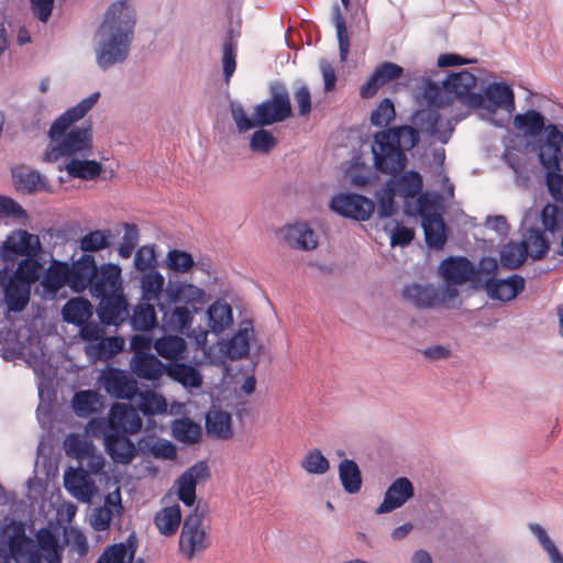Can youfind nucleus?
I'll return each instance as SVG.
<instances>
[{
    "label": "nucleus",
    "mask_w": 563,
    "mask_h": 563,
    "mask_svg": "<svg viewBox=\"0 0 563 563\" xmlns=\"http://www.w3.org/2000/svg\"><path fill=\"white\" fill-rule=\"evenodd\" d=\"M523 238L521 242L527 245V255L529 254L533 260H541L547 255L550 244L542 230L530 228Z\"/></svg>",
    "instance_id": "a19ab883"
},
{
    "label": "nucleus",
    "mask_w": 563,
    "mask_h": 563,
    "mask_svg": "<svg viewBox=\"0 0 563 563\" xmlns=\"http://www.w3.org/2000/svg\"><path fill=\"white\" fill-rule=\"evenodd\" d=\"M396 196L393 187H390L387 181L384 187L377 191V214L379 218L391 217L397 211V206L394 200Z\"/></svg>",
    "instance_id": "6e6d98bb"
},
{
    "label": "nucleus",
    "mask_w": 563,
    "mask_h": 563,
    "mask_svg": "<svg viewBox=\"0 0 563 563\" xmlns=\"http://www.w3.org/2000/svg\"><path fill=\"white\" fill-rule=\"evenodd\" d=\"M64 486L76 499L89 503L96 490L93 481L84 468L68 467L64 473Z\"/></svg>",
    "instance_id": "a211bd4d"
},
{
    "label": "nucleus",
    "mask_w": 563,
    "mask_h": 563,
    "mask_svg": "<svg viewBox=\"0 0 563 563\" xmlns=\"http://www.w3.org/2000/svg\"><path fill=\"white\" fill-rule=\"evenodd\" d=\"M208 324L213 332L223 331L232 322V310L227 303L214 302L208 310Z\"/></svg>",
    "instance_id": "a18cd8bd"
},
{
    "label": "nucleus",
    "mask_w": 563,
    "mask_h": 563,
    "mask_svg": "<svg viewBox=\"0 0 563 563\" xmlns=\"http://www.w3.org/2000/svg\"><path fill=\"white\" fill-rule=\"evenodd\" d=\"M142 428L137 411L126 404H114L110 408L104 432L134 434Z\"/></svg>",
    "instance_id": "9d476101"
},
{
    "label": "nucleus",
    "mask_w": 563,
    "mask_h": 563,
    "mask_svg": "<svg viewBox=\"0 0 563 563\" xmlns=\"http://www.w3.org/2000/svg\"><path fill=\"white\" fill-rule=\"evenodd\" d=\"M250 351V335L249 330L238 331L225 343V354L231 360H240L245 357Z\"/></svg>",
    "instance_id": "09e8293b"
},
{
    "label": "nucleus",
    "mask_w": 563,
    "mask_h": 563,
    "mask_svg": "<svg viewBox=\"0 0 563 563\" xmlns=\"http://www.w3.org/2000/svg\"><path fill=\"white\" fill-rule=\"evenodd\" d=\"M300 466L309 474L323 475L329 471L330 462L321 450L312 449L305 454Z\"/></svg>",
    "instance_id": "3c124183"
},
{
    "label": "nucleus",
    "mask_w": 563,
    "mask_h": 563,
    "mask_svg": "<svg viewBox=\"0 0 563 563\" xmlns=\"http://www.w3.org/2000/svg\"><path fill=\"white\" fill-rule=\"evenodd\" d=\"M157 258L155 245L146 244L139 247L134 254L133 266L137 272L147 273L156 269Z\"/></svg>",
    "instance_id": "5fc2aeb1"
},
{
    "label": "nucleus",
    "mask_w": 563,
    "mask_h": 563,
    "mask_svg": "<svg viewBox=\"0 0 563 563\" xmlns=\"http://www.w3.org/2000/svg\"><path fill=\"white\" fill-rule=\"evenodd\" d=\"M136 24L135 11L126 0L113 2L98 30L96 63L102 70L124 63L130 54Z\"/></svg>",
    "instance_id": "f03ea898"
},
{
    "label": "nucleus",
    "mask_w": 563,
    "mask_h": 563,
    "mask_svg": "<svg viewBox=\"0 0 563 563\" xmlns=\"http://www.w3.org/2000/svg\"><path fill=\"white\" fill-rule=\"evenodd\" d=\"M205 291L188 283L169 282L163 295L164 301L158 302L163 324L172 331L183 332L191 327L197 303L203 299Z\"/></svg>",
    "instance_id": "20e7f679"
},
{
    "label": "nucleus",
    "mask_w": 563,
    "mask_h": 563,
    "mask_svg": "<svg viewBox=\"0 0 563 563\" xmlns=\"http://www.w3.org/2000/svg\"><path fill=\"white\" fill-rule=\"evenodd\" d=\"M8 548L11 556L18 563H38L41 560L35 541L25 534L24 525L19 521L12 525L11 533L8 538Z\"/></svg>",
    "instance_id": "9b49d317"
},
{
    "label": "nucleus",
    "mask_w": 563,
    "mask_h": 563,
    "mask_svg": "<svg viewBox=\"0 0 563 563\" xmlns=\"http://www.w3.org/2000/svg\"><path fill=\"white\" fill-rule=\"evenodd\" d=\"M173 435L180 442L194 444L201 438V428L189 418L176 419L172 426Z\"/></svg>",
    "instance_id": "c03bdc74"
},
{
    "label": "nucleus",
    "mask_w": 563,
    "mask_h": 563,
    "mask_svg": "<svg viewBox=\"0 0 563 563\" xmlns=\"http://www.w3.org/2000/svg\"><path fill=\"white\" fill-rule=\"evenodd\" d=\"M99 299L97 313L101 323L106 325H119L128 320L129 303L123 291L100 297Z\"/></svg>",
    "instance_id": "4468645a"
},
{
    "label": "nucleus",
    "mask_w": 563,
    "mask_h": 563,
    "mask_svg": "<svg viewBox=\"0 0 563 563\" xmlns=\"http://www.w3.org/2000/svg\"><path fill=\"white\" fill-rule=\"evenodd\" d=\"M387 184L393 187L398 197L404 199L416 198L423 188L422 176L416 170H402L396 176H390Z\"/></svg>",
    "instance_id": "393cba45"
},
{
    "label": "nucleus",
    "mask_w": 563,
    "mask_h": 563,
    "mask_svg": "<svg viewBox=\"0 0 563 563\" xmlns=\"http://www.w3.org/2000/svg\"><path fill=\"white\" fill-rule=\"evenodd\" d=\"M97 268L95 256L91 254H82L77 261L73 262L69 265L70 289L78 294L89 289Z\"/></svg>",
    "instance_id": "6ab92c4d"
},
{
    "label": "nucleus",
    "mask_w": 563,
    "mask_h": 563,
    "mask_svg": "<svg viewBox=\"0 0 563 563\" xmlns=\"http://www.w3.org/2000/svg\"><path fill=\"white\" fill-rule=\"evenodd\" d=\"M41 242L37 235L26 230H15L3 241L0 247V257L5 264H14L19 257L37 256Z\"/></svg>",
    "instance_id": "6e6552de"
},
{
    "label": "nucleus",
    "mask_w": 563,
    "mask_h": 563,
    "mask_svg": "<svg viewBox=\"0 0 563 563\" xmlns=\"http://www.w3.org/2000/svg\"><path fill=\"white\" fill-rule=\"evenodd\" d=\"M499 256L504 267L516 269L520 267L527 258V245L525 242H509L501 247Z\"/></svg>",
    "instance_id": "79ce46f5"
},
{
    "label": "nucleus",
    "mask_w": 563,
    "mask_h": 563,
    "mask_svg": "<svg viewBox=\"0 0 563 563\" xmlns=\"http://www.w3.org/2000/svg\"><path fill=\"white\" fill-rule=\"evenodd\" d=\"M71 406L78 417L87 418L100 412L103 404L97 391L88 389L77 391L71 399Z\"/></svg>",
    "instance_id": "f704fd0d"
},
{
    "label": "nucleus",
    "mask_w": 563,
    "mask_h": 563,
    "mask_svg": "<svg viewBox=\"0 0 563 563\" xmlns=\"http://www.w3.org/2000/svg\"><path fill=\"white\" fill-rule=\"evenodd\" d=\"M140 288L142 292V300L155 301L157 306L159 301H164L163 295L166 289L165 278L157 269H152L142 274Z\"/></svg>",
    "instance_id": "2f4dec72"
},
{
    "label": "nucleus",
    "mask_w": 563,
    "mask_h": 563,
    "mask_svg": "<svg viewBox=\"0 0 563 563\" xmlns=\"http://www.w3.org/2000/svg\"><path fill=\"white\" fill-rule=\"evenodd\" d=\"M111 231L93 230L80 239V250L82 252L93 253L107 249L110 245Z\"/></svg>",
    "instance_id": "8fccbe9b"
},
{
    "label": "nucleus",
    "mask_w": 563,
    "mask_h": 563,
    "mask_svg": "<svg viewBox=\"0 0 563 563\" xmlns=\"http://www.w3.org/2000/svg\"><path fill=\"white\" fill-rule=\"evenodd\" d=\"M139 409L144 416H152L166 412L167 404L162 395L151 391L141 397Z\"/></svg>",
    "instance_id": "bf43d9fd"
},
{
    "label": "nucleus",
    "mask_w": 563,
    "mask_h": 563,
    "mask_svg": "<svg viewBox=\"0 0 563 563\" xmlns=\"http://www.w3.org/2000/svg\"><path fill=\"white\" fill-rule=\"evenodd\" d=\"M230 110L240 133L255 126L271 125L282 122L292 114L289 92L282 81L269 86V98L256 104L254 119H251L240 102H231Z\"/></svg>",
    "instance_id": "39448f33"
},
{
    "label": "nucleus",
    "mask_w": 563,
    "mask_h": 563,
    "mask_svg": "<svg viewBox=\"0 0 563 563\" xmlns=\"http://www.w3.org/2000/svg\"><path fill=\"white\" fill-rule=\"evenodd\" d=\"M121 267L114 263H104L97 268L89 292L95 298L104 297L123 291L121 282Z\"/></svg>",
    "instance_id": "f8f14e48"
},
{
    "label": "nucleus",
    "mask_w": 563,
    "mask_h": 563,
    "mask_svg": "<svg viewBox=\"0 0 563 563\" xmlns=\"http://www.w3.org/2000/svg\"><path fill=\"white\" fill-rule=\"evenodd\" d=\"M166 367L162 361L154 354L140 353L133 356L131 361V368L133 373L143 379L154 380L158 379L164 373Z\"/></svg>",
    "instance_id": "a878e982"
},
{
    "label": "nucleus",
    "mask_w": 563,
    "mask_h": 563,
    "mask_svg": "<svg viewBox=\"0 0 563 563\" xmlns=\"http://www.w3.org/2000/svg\"><path fill=\"white\" fill-rule=\"evenodd\" d=\"M274 135L264 129H260L253 133L250 141V148L255 153H268L276 146Z\"/></svg>",
    "instance_id": "69168bd1"
},
{
    "label": "nucleus",
    "mask_w": 563,
    "mask_h": 563,
    "mask_svg": "<svg viewBox=\"0 0 563 563\" xmlns=\"http://www.w3.org/2000/svg\"><path fill=\"white\" fill-rule=\"evenodd\" d=\"M178 485V498L186 506H194L196 501V487L197 484L194 479L186 477L185 475H180L177 479Z\"/></svg>",
    "instance_id": "338daca9"
},
{
    "label": "nucleus",
    "mask_w": 563,
    "mask_h": 563,
    "mask_svg": "<svg viewBox=\"0 0 563 563\" xmlns=\"http://www.w3.org/2000/svg\"><path fill=\"white\" fill-rule=\"evenodd\" d=\"M167 267L176 273H188L195 265L194 257L183 250H170L166 256Z\"/></svg>",
    "instance_id": "13d9d810"
},
{
    "label": "nucleus",
    "mask_w": 563,
    "mask_h": 563,
    "mask_svg": "<svg viewBox=\"0 0 563 563\" xmlns=\"http://www.w3.org/2000/svg\"><path fill=\"white\" fill-rule=\"evenodd\" d=\"M330 208L338 214L357 220L366 221L375 210L373 200L358 194H341L331 199Z\"/></svg>",
    "instance_id": "1a4fd4ad"
},
{
    "label": "nucleus",
    "mask_w": 563,
    "mask_h": 563,
    "mask_svg": "<svg viewBox=\"0 0 563 563\" xmlns=\"http://www.w3.org/2000/svg\"><path fill=\"white\" fill-rule=\"evenodd\" d=\"M104 466V459L101 453L97 452V449L89 450V453L85 454L79 460V468H84L88 474H99Z\"/></svg>",
    "instance_id": "774afa93"
},
{
    "label": "nucleus",
    "mask_w": 563,
    "mask_h": 563,
    "mask_svg": "<svg viewBox=\"0 0 563 563\" xmlns=\"http://www.w3.org/2000/svg\"><path fill=\"white\" fill-rule=\"evenodd\" d=\"M154 302L142 300L134 306L128 318L133 330L150 331L158 324Z\"/></svg>",
    "instance_id": "7c9ffc66"
},
{
    "label": "nucleus",
    "mask_w": 563,
    "mask_h": 563,
    "mask_svg": "<svg viewBox=\"0 0 563 563\" xmlns=\"http://www.w3.org/2000/svg\"><path fill=\"white\" fill-rule=\"evenodd\" d=\"M413 496V486L407 477H399L387 488L383 503L377 507L376 514H387L401 507Z\"/></svg>",
    "instance_id": "412c9836"
},
{
    "label": "nucleus",
    "mask_w": 563,
    "mask_h": 563,
    "mask_svg": "<svg viewBox=\"0 0 563 563\" xmlns=\"http://www.w3.org/2000/svg\"><path fill=\"white\" fill-rule=\"evenodd\" d=\"M419 141L418 129L410 125L386 128L375 133L371 146L375 169L388 176L398 175L407 166V152Z\"/></svg>",
    "instance_id": "7ed1b4c3"
},
{
    "label": "nucleus",
    "mask_w": 563,
    "mask_h": 563,
    "mask_svg": "<svg viewBox=\"0 0 563 563\" xmlns=\"http://www.w3.org/2000/svg\"><path fill=\"white\" fill-rule=\"evenodd\" d=\"M402 297L417 308H433L438 306L439 289L430 284L413 283L404 287Z\"/></svg>",
    "instance_id": "bb28decb"
},
{
    "label": "nucleus",
    "mask_w": 563,
    "mask_h": 563,
    "mask_svg": "<svg viewBox=\"0 0 563 563\" xmlns=\"http://www.w3.org/2000/svg\"><path fill=\"white\" fill-rule=\"evenodd\" d=\"M124 234L118 247V254L122 258H130L140 240V232L135 224L124 223Z\"/></svg>",
    "instance_id": "052dcab7"
},
{
    "label": "nucleus",
    "mask_w": 563,
    "mask_h": 563,
    "mask_svg": "<svg viewBox=\"0 0 563 563\" xmlns=\"http://www.w3.org/2000/svg\"><path fill=\"white\" fill-rule=\"evenodd\" d=\"M476 84L477 77L468 70L453 73L441 85L428 81L423 98L435 108H444L457 100L471 109H479L484 106V97L472 91Z\"/></svg>",
    "instance_id": "423d86ee"
},
{
    "label": "nucleus",
    "mask_w": 563,
    "mask_h": 563,
    "mask_svg": "<svg viewBox=\"0 0 563 563\" xmlns=\"http://www.w3.org/2000/svg\"><path fill=\"white\" fill-rule=\"evenodd\" d=\"M31 285L15 278L10 277L4 287V297L10 311H22L30 300Z\"/></svg>",
    "instance_id": "c756f323"
},
{
    "label": "nucleus",
    "mask_w": 563,
    "mask_h": 563,
    "mask_svg": "<svg viewBox=\"0 0 563 563\" xmlns=\"http://www.w3.org/2000/svg\"><path fill=\"white\" fill-rule=\"evenodd\" d=\"M526 280L522 276L514 274L507 278H486L485 289L489 298L499 301H510L525 289Z\"/></svg>",
    "instance_id": "f3484780"
},
{
    "label": "nucleus",
    "mask_w": 563,
    "mask_h": 563,
    "mask_svg": "<svg viewBox=\"0 0 563 563\" xmlns=\"http://www.w3.org/2000/svg\"><path fill=\"white\" fill-rule=\"evenodd\" d=\"M46 292L55 295L64 286L70 288L69 264L66 262L52 261L42 282Z\"/></svg>",
    "instance_id": "c85d7f7f"
},
{
    "label": "nucleus",
    "mask_w": 563,
    "mask_h": 563,
    "mask_svg": "<svg viewBox=\"0 0 563 563\" xmlns=\"http://www.w3.org/2000/svg\"><path fill=\"white\" fill-rule=\"evenodd\" d=\"M36 545L49 563L59 562L58 537L48 528H41L36 532Z\"/></svg>",
    "instance_id": "37998d69"
},
{
    "label": "nucleus",
    "mask_w": 563,
    "mask_h": 563,
    "mask_svg": "<svg viewBox=\"0 0 563 563\" xmlns=\"http://www.w3.org/2000/svg\"><path fill=\"white\" fill-rule=\"evenodd\" d=\"M12 177L16 188L26 194L35 191L52 192L51 186L46 181V177L34 169L24 167L15 168L12 170Z\"/></svg>",
    "instance_id": "cd10ccee"
},
{
    "label": "nucleus",
    "mask_w": 563,
    "mask_h": 563,
    "mask_svg": "<svg viewBox=\"0 0 563 563\" xmlns=\"http://www.w3.org/2000/svg\"><path fill=\"white\" fill-rule=\"evenodd\" d=\"M440 114L433 109L418 110L412 115V122L424 132L433 134L438 129Z\"/></svg>",
    "instance_id": "e2e57ef3"
},
{
    "label": "nucleus",
    "mask_w": 563,
    "mask_h": 563,
    "mask_svg": "<svg viewBox=\"0 0 563 563\" xmlns=\"http://www.w3.org/2000/svg\"><path fill=\"white\" fill-rule=\"evenodd\" d=\"M64 449L67 456L79 461L89 450L95 449V444L80 434L70 433L64 440Z\"/></svg>",
    "instance_id": "603ef678"
},
{
    "label": "nucleus",
    "mask_w": 563,
    "mask_h": 563,
    "mask_svg": "<svg viewBox=\"0 0 563 563\" xmlns=\"http://www.w3.org/2000/svg\"><path fill=\"white\" fill-rule=\"evenodd\" d=\"M531 532L538 539L542 549L548 553L551 563H563V555L548 536L547 531L539 523H530Z\"/></svg>",
    "instance_id": "4d7b16f0"
},
{
    "label": "nucleus",
    "mask_w": 563,
    "mask_h": 563,
    "mask_svg": "<svg viewBox=\"0 0 563 563\" xmlns=\"http://www.w3.org/2000/svg\"><path fill=\"white\" fill-rule=\"evenodd\" d=\"M208 507L199 501L185 518L178 540L179 553L187 560L202 554L211 545L209 527L203 523Z\"/></svg>",
    "instance_id": "0eeeda50"
},
{
    "label": "nucleus",
    "mask_w": 563,
    "mask_h": 563,
    "mask_svg": "<svg viewBox=\"0 0 563 563\" xmlns=\"http://www.w3.org/2000/svg\"><path fill=\"white\" fill-rule=\"evenodd\" d=\"M156 353L163 358L169 361H180L186 357V341L178 335H163L154 342Z\"/></svg>",
    "instance_id": "473e14b6"
},
{
    "label": "nucleus",
    "mask_w": 563,
    "mask_h": 563,
    "mask_svg": "<svg viewBox=\"0 0 563 563\" xmlns=\"http://www.w3.org/2000/svg\"><path fill=\"white\" fill-rule=\"evenodd\" d=\"M421 225L427 245L432 250H442L446 240V224L440 213L420 206Z\"/></svg>",
    "instance_id": "2eb2a0df"
},
{
    "label": "nucleus",
    "mask_w": 563,
    "mask_h": 563,
    "mask_svg": "<svg viewBox=\"0 0 563 563\" xmlns=\"http://www.w3.org/2000/svg\"><path fill=\"white\" fill-rule=\"evenodd\" d=\"M482 95L484 97V106L482 108H486L490 112L504 109L510 113L515 110L514 91L504 82L489 84Z\"/></svg>",
    "instance_id": "5701e85b"
},
{
    "label": "nucleus",
    "mask_w": 563,
    "mask_h": 563,
    "mask_svg": "<svg viewBox=\"0 0 563 563\" xmlns=\"http://www.w3.org/2000/svg\"><path fill=\"white\" fill-rule=\"evenodd\" d=\"M42 269L43 266L36 256H29L18 264L12 276L32 286V284L38 280Z\"/></svg>",
    "instance_id": "de8ad7c7"
},
{
    "label": "nucleus",
    "mask_w": 563,
    "mask_h": 563,
    "mask_svg": "<svg viewBox=\"0 0 563 563\" xmlns=\"http://www.w3.org/2000/svg\"><path fill=\"white\" fill-rule=\"evenodd\" d=\"M134 552L132 544L129 547L124 543L113 544L104 550L96 563H131Z\"/></svg>",
    "instance_id": "864d4df0"
},
{
    "label": "nucleus",
    "mask_w": 563,
    "mask_h": 563,
    "mask_svg": "<svg viewBox=\"0 0 563 563\" xmlns=\"http://www.w3.org/2000/svg\"><path fill=\"white\" fill-rule=\"evenodd\" d=\"M541 220L544 229L554 233L563 227V211L555 205L548 203L541 211Z\"/></svg>",
    "instance_id": "0e129e2a"
},
{
    "label": "nucleus",
    "mask_w": 563,
    "mask_h": 563,
    "mask_svg": "<svg viewBox=\"0 0 563 563\" xmlns=\"http://www.w3.org/2000/svg\"><path fill=\"white\" fill-rule=\"evenodd\" d=\"M285 242L292 249L310 251L318 245L313 230L307 223H295L282 229Z\"/></svg>",
    "instance_id": "b1692460"
},
{
    "label": "nucleus",
    "mask_w": 563,
    "mask_h": 563,
    "mask_svg": "<svg viewBox=\"0 0 563 563\" xmlns=\"http://www.w3.org/2000/svg\"><path fill=\"white\" fill-rule=\"evenodd\" d=\"M396 117L394 103L390 99H383L371 114V122L375 126H387Z\"/></svg>",
    "instance_id": "680f3d73"
},
{
    "label": "nucleus",
    "mask_w": 563,
    "mask_h": 563,
    "mask_svg": "<svg viewBox=\"0 0 563 563\" xmlns=\"http://www.w3.org/2000/svg\"><path fill=\"white\" fill-rule=\"evenodd\" d=\"M166 374L185 387H199L202 384V376L199 371L186 363H170L166 367Z\"/></svg>",
    "instance_id": "4c0bfd02"
},
{
    "label": "nucleus",
    "mask_w": 563,
    "mask_h": 563,
    "mask_svg": "<svg viewBox=\"0 0 563 563\" xmlns=\"http://www.w3.org/2000/svg\"><path fill=\"white\" fill-rule=\"evenodd\" d=\"M332 21L336 32L339 43V56L341 62H345L350 53V37L345 19L340 10L339 4L332 9Z\"/></svg>",
    "instance_id": "49530a36"
},
{
    "label": "nucleus",
    "mask_w": 563,
    "mask_h": 563,
    "mask_svg": "<svg viewBox=\"0 0 563 563\" xmlns=\"http://www.w3.org/2000/svg\"><path fill=\"white\" fill-rule=\"evenodd\" d=\"M93 312V307L86 298H71L62 309V316L65 322L80 325L88 321Z\"/></svg>",
    "instance_id": "72a5a7b5"
},
{
    "label": "nucleus",
    "mask_w": 563,
    "mask_h": 563,
    "mask_svg": "<svg viewBox=\"0 0 563 563\" xmlns=\"http://www.w3.org/2000/svg\"><path fill=\"white\" fill-rule=\"evenodd\" d=\"M206 430L219 439H229L232 435L231 416L222 410L211 411L206 416Z\"/></svg>",
    "instance_id": "ea45409f"
},
{
    "label": "nucleus",
    "mask_w": 563,
    "mask_h": 563,
    "mask_svg": "<svg viewBox=\"0 0 563 563\" xmlns=\"http://www.w3.org/2000/svg\"><path fill=\"white\" fill-rule=\"evenodd\" d=\"M101 383L104 390L118 399L131 400L137 391V384L132 375L119 368H110L104 372Z\"/></svg>",
    "instance_id": "ddd939ff"
},
{
    "label": "nucleus",
    "mask_w": 563,
    "mask_h": 563,
    "mask_svg": "<svg viewBox=\"0 0 563 563\" xmlns=\"http://www.w3.org/2000/svg\"><path fill=\"white\" fill-rule=\"evenodd\" d=\"M439 273L445 283L463 285L475 277V266L464 256H450L440 263Z\"/></svg>",
    "instance_id": "dca6fc26"
},
{
    "label": "nucleus",
    "mask_w": 563,
    "mask_h": 563,
    "mask_svg": "<svg viewBox=\"0 0 563 563\" xmlns=\"http://www.w3.org/2000/svg\"><path fill=\"white\" fill-rule=\"evenodd\" d=\"M404 73V68L391 62H384L378 65L372 76L361 87L360 95L363 98L373 97L377 90L385 84L398 79Z\"/></svg>",
    "instance_id": "4be33fe9"
},
{
    "label": "nucleus",
    "mask_w": 563,
    "mask_h": 563,
    "mask_svg": "<svg viewBox=\"0 0 563 563\" xmlns=\"http://www.w3.org/2000/svg\"><path fill=\"white\" fill-rule=\"evenodd\" d=\"M181 522V511L179 505L165 507L157 511L154 517V523L159 533L165 537L175 534Z\"/></svg>",
    "instance_id": "e433bc0d"
},
{
    "label": "nucleus",
    "mask_w": 563,
    "mask_h": 563,
    "mask_svg": "<svg viewBox=\"0 0 563 563\" xmlns=\"http://www.w3.org/2000/svg\"><path fill=\"white\" fill-rule=\"evenodd\" d=\"M104 446L112 461L118 464H129L137 454L135 444L126 433L103 432Z\"/></svg>",
    "instance_id": "aec40b11"
},
{
    "label": "nucleus",
    "mask_w": 563,
    "mask_h": 563,
    "mask_svg": "<svg viewBox=\"0 0 563 563\" xmlns=\"http://www.w3.org/2000/svg\"><path fill=\"white\" fill-rule=\"evenodd\" d=\"M65 169L73 178L93 180L101 174L102 165L97 161L73 158L66 164Z\"/></svg>",
    "instance_id": "58836bf2"
},
{
    "label": "nucleus",
    "mask_w": 563,
    "mask_h": 563,
    "mask_svg": "<svg viewBox=\"0 0 563 563\" xmlns=\"http://www.w3.org/2000/svg\"><path fill=\"white\" fill-rule=\"evenodd\" d=\"M99 92H93L76 106L67 109L54 120L49 130V142L46 146L43 161L57 162L59 158L76 156L87 157L92 152V129L90 124L74 126L73 123L82 119L97 103Z\"/></svg>",
    "instance_id": "f257e3e1"
},
{
    "label": "nucleus",
    "mask_w": 563,
    "mask_h": 563,
    "mask_svg": "<svg viewBox=\"0 0 563 563\" xmlns=\"http://www.w3.org/2000/svg\"><path fill=\"white\" fill-rule=\"evenodd\" d=\"M339 479L341 485L347 494H357L362 488V473L354 460L344 459L340 462Z\"/></svg>",
    "instance_id": "c9c22d12"
}]
</instances>
